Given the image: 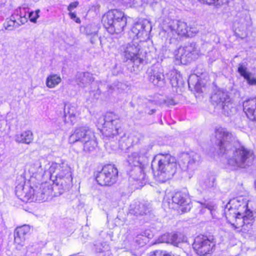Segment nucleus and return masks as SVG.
<instances>
[{"mask_svg": "<svg viewBox=\"0 0 256 256\" xmlns=\"http://www.w3.org/2000/svg\"><path fill=\"white\" fill-rule=\"evenodd\" d=\"M225 212L226 222L234 230L248 234L253 228L255 222L254 212L248 208V200L242 196L230 200Z\"/></svg>", "mask_w": 256, "mask_h": 256, "instance_id": "nucleus-1", "label": "nucleus"}, {"mask_svg": "<svg viewBox=\"0 0 256 256\" xmlns=\"http://www.w3.org/2000/svg\"><path fill=\"white\" fill-rule=\"evenodd\" d=\"M180 168V164L170 153H159L153 158L151 169L154 178L164 182L172 178Z\"/></svg>", "mask_w": 256, "mask_h": 256, "instance_id": "nucleus-2", "label": "nucleus"}, {"mask_svg": "<svg viewBox=\"0 0 256 256\" xmlns=\"http://www.w3.org/2000/svg\"><path fill=\"white\" fill-rule=\"evenodd\" d=\"M128 16L122 10L112 8L102 16V22L106 30L111 34L123 32L128 24Z\"/></svg>", "mask_w": 256, "mask_h": 256, "instance_id": "nucleus-3", "label": "nucleus"}, {"mask_svg": "<svg viewBox=\"0 0 256 256\" xmlns=\"http://www.w3.org/2000/svg\"><path fill=\"white\" fill-rule=\"evenodd\" d=\"M118 170L112 163L105 164L100 169L95 170L93 176L97 184L102 186L110 187L118 180Z\"/></svg>", "mask_w": 256, "mask_h": 256, "instance_id": "nucleus-4", "label": "nucleus"}, {"mask_svg": "<svg viewBox=\"0 0 256 256\" xmlns=\"http://www.w3.org/2000/svg\"><path fill=\"white\" fill-rule=\"evenodd\" d=\"M168 204L170 208L180 214L189 212L192 207V200L186 190H179L174 192Z\"/></svg>", "mask_w": 256, "mask_h": 256, "instance_id": "nucleus-5", "label": "nucleus"}, {"mask_svg": "<svg viewBox=\"0 0 256 256\" xmlns=\"http://www.w3.org/2000/svg\"><path fill=\"white\" fill-rule=\"evenodd\" d=\"M50 169L55 174L56 178L54 180V183L56 185L66 187L72 184V173L70 168L67 164L64 162H53Z\"/></svg>", "mask_w": 256, "mask_h": 256, "instance_id": "nucleus-6", "label": "nucleus"}, {"mask_svg": "<svg viewBox=\"0 0 256 256\" xmlns=\"http://www.w3.org/2000/svg\"><path fill=\"white\" fill-rule=\"evenodd\" d=\"M216 240L213 236L200 234L196 236L192 244L194 252L198 256L211 255L215 250Z\"/></svg>", "mask_w": 256, "mask_h": 256, "instance_id": "nucleus-7", "label": "nucleus"}, {"mask_svg": "<svg viewBox=\"0 0 256 256\" xmlns=\"http://www.w3.org/2000/svg\"><path fill=\"white\" fill-rule=\"evenodd\" d=\"M104 128L108 136L113 137L120 134L121 130V122L118 114L114 112H107L104 118Z\"/></svg>", "mask_w": 256, "mask_h": 256, "instance_id": "nucleus-8", "label": "nucleus"}, {"mask_svg": "<svg viewBox=\"0 0 256 256\" xmlns=\"http://www.w3.org/2000/svg\"><path fill=\"white\" fill-rule=\"evenodd\" d=\"M170 24V28L174 31L180 37L192 38L198 32L194 25L188 26L186 22L180 20H173Z\"/></svg>", "mask_w": 256, "mask_h": 256, "instance_id": "nucleus-9", "label": "nucleus"}, {"mask_svg": "<svg viewBox=\"0 0 256 256\" xmlns=\"http://www.w3.org/2000/svg\"><path fill=\"white\" fill-rule=\"evenodd\" d=\"M234 157L236 164L238 166H242L252 163L255 158V155L252 150L241 146L235 150Z\"/></svg>", "mask_w": 256, "mask_h": 256, "instance_id": "nucleus-10", "label": "nucleus"}, {"mask_svg": "<svg viewBox=\"0 0 256 256\" xmlns=\"http://www.w3.org/2000/svg\"><path fill=\"white\" fill-rule=\"evenodd\" d=\"M95 133L94 130L87 126H77L70 136L69 142L72 144L78 142H82L90 138Z\"/></svg>", "mask_w": 256, "mask_h": 256, "instance_id": "nucleus-11", "label": "nucleus"}, {"mask_svg": "<svg viewBox=\"0 0 256 256\" xmlns=\"http://www.w3.org/2000/svg\"><path fill=\"white\" fill-rule=\"evenodd\" d=\"M162 242L170 244L175 246L186 241V236L183 232H166L160 236Z\"/></svg>", "mask_w": 256, "mask_h": 256, "instance_id": "nucleus-12", "label": "nucleus"}, {"mask_svg": "<svg viewBox=\"0 0 256 256\" xmlns=\"http://www.w3.org/2000/svg\"><path fill=\"white\" fill-rule=\"evenodd\" d=\"M124 55L127 60L134 62H137L142 63L144 60L140 57V48L138 45L128 44L124 51Z\"/></svg>", "mask_w": 256, "mask_h": 256, "instance_id": "nucleus-13", "label": "nucleus"}, {"mask_svg": "<svg viewBox=\"0 0 256 256\" xmlns=\"http://www.w3.org/2000/svg\"><path fill=\"white\" fill-rule=\"evenodd\" d=\"M243 110L250 120H256V97L248 98L243 102Z\"/></svg>", "mask_w": 256, "mask_h": 256, "instance_id": "nucleus-14", "label": "nucleus"}, {"mask_svg": "<svg viewBox=\"0 0 256 256\" xmlns=\"http://www.w3.org/2000/svg\"><path fill=\"white\" fill-rule=\"evenodd\" d=\"M30 232L29 226L24 224L17 227L14 232V241L18 244H22L28 237Z\"/></svg>", "mask_w": 256, "mask_h": 256, "instance_id": "nucleus-15", "label": "nucleus"}, {"mask_svg": "<svg viewBox=\"0 0 256 256\" xmlns=\"http://www.w3.org/2000/svg\"><path fill=\"white\" fill-rule=\"evenodd\" d=\"M129 163L144 170L148 163V158L141 153H134L128 158Z\"/></svg>", "mask_w": 256, "mask_h": 256, "instance_id": "nucleus-16", "label": "nucleus"}, {"mask_svg": "<svg viewBox=\"0 0 256 256\" xmlns=\"http://www.w3.org/2000/svg\"><path fill=\"white\" fill-rule=\"evenodd\" d=\"M216 133L220 136L221 140L219 142L218 146L220 150H225L224 146L225 142H230L232 138V134L231 132L226 130L224 128H219L216 130Z\"/></svg>", "mask_w": 256, "mask_h": 256, "instance_id": "nucleus-17", "label": "nucleus"}, {"mask_svg": "<svg viewBox=\"0 0 256 256\" xmlns=\"http://www.w3.org/2000/svg\"><path fill=\"white\" fill-rule=\"evenodd\" d=\"M82 142L83 143L82 150L85 152H92L98 147V142L96 140L95 134Z\"/></svg>", "mask_w": 256, "mask_h": 256, "instance_id": "nucleus-18", "label": "nucleus"}, {"mask_svg": "<svg viewBox=\"0 0 256 256\" xmlns=\"http://www.w3.org/2000/svg\"><path fill=\"white\" fill-rule=\"evenodd\" d=\"M10 18L18 26L24 24L28 22L26 14L22 15L20 8L16 9Z\"/></svg>", "mask_w": 256, "mask_h": 256, "instance_id": "nucleus-19", "label": "nucleus"}, {"mask_svg": "<svg viewBox=\"0 0 256 256\" xmlns=\"http://www.w3.org/2000/svg\"><path fill=\"white\" fill-rule=\"evenodd\" d=\"M62 82V78L60 75L52 74L48 75L46 80V86L50 88H55Z\"/></svg>", "mask_w": 256, "mask_h": 256, "instance_id": "nucleus-20", "label": "nucleus"}, {"mask_svg": "<svg viewBox=\"0 0 256 256\" xmlns=\"http://www.w3.org/2000/svg\"><path fill=\"white\" fill-rule=\"evenodd\" d=\"M16 140L20 142L29 144L33 140V134L30 130L24 131L16 136Z\"/></svg>", "mask_w": 256, "mask_h": 256, "instance_id": "nucleus-21", "label": "nucleus"}, {"mask_svg": "<svg viewBox=\"0 0 256 256\" xmlns=\"http://www.w3.org/2000/svg\"><path fill=\"white\" fill-rule=\"evenodd\" d=\"M148 208L144 204L136 205L134 208L130 210L128 213L134 216H144L147 214Z\"/></svg>", "mask_w": 256, "mask_h": 256, "instance_id": "nucleus-22", "label": "nucleus"}, {"mask_svg": "<svg viewBox=\"0 0 256 256\" xmlns=\"http://www.w3.org/2000/svg\"><path fill=\"white\" fill-rule=\"evenodd\" d=\"M147 256H184L172 251L156 250L150 252Z\"/></svg>", "mask_w": 256, "mask_h": 256, "instance_id": "nucleus-23", "label": "nucleus"}, {"mask_svg": "<svg viewBox=\"0 0 256 256\" xmlns=\"http://www.w3.org/2000/svg\"><path fill=\"white\" fill-rule=\"evenodd\" d=\"M196 52V48L192 46H187L184 48V52L182 54V56L190 58Z\"/></svg>", "mask_w": 256, "mask_h": 256, "instance_id": "nucleus-24", "label": "nucleus"}, {"mask_svg": "<svg viewBox=\"0 0 256 256\" xmlns=\"http://www.w3.org/2000/svg\"><path fill=\"white\" fill-rule=\"evenodd\" d=\"M148 242V238L145 234H140L137 236L136 242L139 246H143Z\"/></svg>", "mask_w": 256, "mask_h": 256, "instance_id": "nucleus-25", "label": "nucleus"}, {"mask_svg": "<svg viewBox=\"0 0 256 256\" xmlns=\"http://www.w3.org/2000/svg\"><path fill=\"white\" fill-rule=\"evenodd\" d=\"M238 72L242 76L244 80H246L249 76H251L250 72L247 71L246 68L242 64H240L238 68Z\"/></svg>", "mask_w": 256, "mask_h": 256, "instance_id": "nucleus-26", "label": "nucleus"}, {"mask_svg": "<svg viewBox=\"0 0 256 256\" xmlns=\"http://www.w3.org/2000/svg\"><path fill=\"white\" fill-rule=\"evenodd\" d=\"M12 18L10 17L7 18L4 23V26L6 30H12L14 27L17 26Z\"/></svg>", "mask_w": 256, "mask_h": 256, "instance_id": "nucleus-27", "label": "nucleus"}, {"mask_svg": "<svg viewBox=\"0 0 256 256\" xmlns=\"http://www.w3.org/2000/svg\"><path fill=\"white\" fill-rule=\"evenodd\" d=\"M202 1L208 5H212L216 7H219L224 3V0H198Z\"/></svg>", "mask_w": 256, "mask_h": 256, "instance_id": "nucleus-28", "label": "nucleus"}, {"mask_svg": "<svg viewBox=\"0 0 256 256\" xmlns=\"http://www.w3.org/2000/svg\"><path fill=\"white\" fill-rule=\"evenodd\" d=\"M40 10H36L35 11H32L28 14V18L30 20L34 23L36 22L37 19L39 18Z\"/></svg>", "mask_w": 256, "mask_h": 256, "instance_id": "nucleus-29", "label": "nucleus"}, {"mask_svg": "<svg viewBox=\"0 0 256 256\" xmlns=\"http://www.w3.org/2000/svg\"><path fill=\"white\" fill-rule=\"evenodd\" d=\"M132 32L135 34L137 38H143L144 34L146 33L144 29L138 30L136 26L132 27Z\"/></svg>", "mask_w": 256, "mask_h": 256, "instance_id": "nucleus-30", "label": "nucleus"}, {"mask_svg": "<svg viewBox=\"0 0 256 256\" xmlns=\"http://www.w3.org/2000/svg\"><path fill=\"white\" fill-rule=\"evenodd\" d=\"M68 15L70 18L73 20L76 24L81 23V20L78 16H77L76 13V12H68Z\"/></svg>", "mask_w": 256, "mask_h": 256, "instance_id": "nucleus-31", "label": "nucleus"}, {"mask_svg": "<svg viewBox=\"0 0 256 256\" xmlns=\"http://www.w3.org/2000/svg\"><path fill=\"white\" fill-rule=\"evenodd\" d=\"M79 2L78 1H74L70 2L67 7V10L68 12H73L72 10L76 8L79 6Z\"/></svg>", "mask_w": 256, "mask_h": 256, "instance_id": "nucleus-32", "label": "nucleus"}, {"mask_svg": "<svg viewBox=\"0 0 256 256\" xmlns=\"http://www.w3.org/2000/svg\"><path fill=\"white\" fill-rule=\"evenodd\" d=\"M68 110L67 112V114L70 117H76V108L74 106H68Z\"/></svg>", "mask_w": 256, "mask_h": 256, "instance_id": "nucleus-33", "label": "nucleus"}, {"mask_svg": "<svg viewBox=\"0 0 256 256\" xmlns=\"http://www.w3.org/2000/svg\"><path fill=\"white\" fill-rule=\"evenodd\" d=\"M246 81L249 86H256V78H252L251 76H249Z\"/></svg>", "mask_w": 256, "mask_h": 256, "instance_id": "nucleus-34", "label": "nucleus"}, {"mask_svg": "<svg viewBox=\"0 0 256 256\" xmlns=\"http://www.w3.org/2000/svg\"><path fill=\"white\" fill-rule=\"evenodd\" d=\"M156 112V110H154V109H152V110H150V112H148V114H154V112Z\"/></svg>", "mask_w": 256, "mask_h": 256, "instance_id": "nucleus-35", "label": "nucleus"}, {"mask_svg": "<svg viewBox=\"0 0 256 256\" xmlns=\"http://www.w3.org/2000/svg\"><path fill=\"white\" fill-rule=\"evenodd\" d=\"M168 104L174 105V104H175V103L174 102H172V103L169 102Z\"/></svg>", "mask_w": 256, "mask_h": 256, "instance_id": "nucleus-36", "label": "nucleus"}]
</instances>
